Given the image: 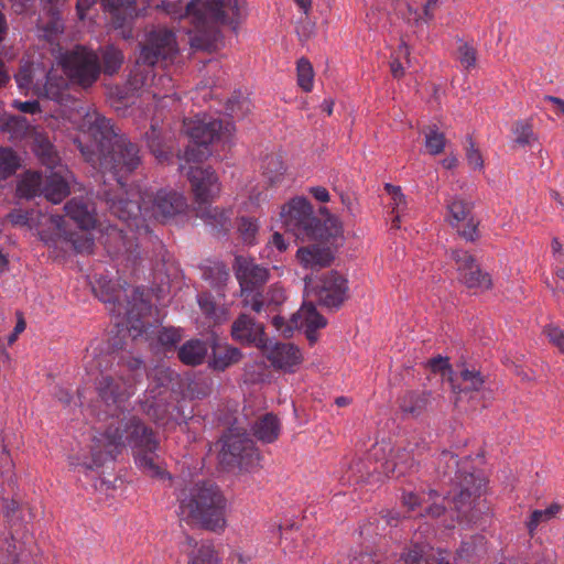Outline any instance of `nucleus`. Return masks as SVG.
<instances>
[{
	"mask_svg": "<svg viewBox=\"0 0 564 564\" xmlns=\"http://www.w3.org/2000/svg\"><path fill=\"white\" fill-rule=\"evenodd\" d=\"M104 199L110 213L127 225L123 228H111L106 235L105 245L112 256H122L127 261L135 262L140 253L134 234L149 232L147 218L166 221L185 212L186 198L183 194L173 189L152 191H128L124 180L122 189L116 183L109 184L106 181L97 193Z\"/></svg>",
	"mask_w": 564,
	"mask_h": 564,
	"instance_id": "1",
	"label": "nucleus"
},
{
	"mask_svg": "<svg viewBox=\"0 0 564 564\" xmlns=\"http://www.w3.org/2000/svg\"><path fill=\"white\" fill-rule=\"evenodd\" d=\"M79 129L88 138L87 143L77 141L85 161L104 176L110 175L116 186L122 189V180L141 164L139 147L126 135L118 134L110 120L95 108L87 109Z\"/></svg>",
	"mask_w": 564,
	"mask_h": 564,
	"instance_id": "2",
	"label": "nucleus"
},
{
	"mask_svg": "<svg viewBox=\"0 0 564 564\" xmlns=\"http://www.w3.org/2000/svg\"><path fill=\"white\" fill-rule=\"evenodd\" d=\"M126 445L134 449V462L144 474L155 478L165 476L158 454L160 443L152 429L135 416L118 420L104 433L94 436L90 462H83L79 466L85 470L99 468L113 460Z\"/></svg>",
	"mask_w": 564,
	"mask_h": 564,
	"instance_id": "3",
	"label": "nucleus"
},
{
	"mask_svg": "<svg viewBox=\"0 0 564 564\" xmlns=\"http://www.w3.org/2000/svg\"><path fill=\"white\" fill-rule=\"evenodd\" d=\"M245 15L246 0H192L178 18L192 25L187 33L193 48L213 51L223 43L219 26L236 31Z\"/></svg>",
	"mask_w": 564,
	"mask_h": 564,
	"instance_id": "4",
	"label": "nucleus"
},
{
	"mask_svg": "<svg viewBox=\"0 0 564 564\" xmlns=\"http://www.w3.org/2000/svg\"><path fill=\"white\" fill-rule=\"evenodd\" d=\"M176 53L177 44L172 31L155 29L149 32L141 46L137 65L127 80V89L131 93L149 89L153 98L163 104L162 106L166 105V100L175 102L172 78L167 75L156 77L153 66L160 61L172 59Z\"/></svg>",
	"mask_w": 564,
	"mask_h": 564,
	"instance_id": "5",
	"label": "nucleus"
},
{
	"mask_svg": "<svg viewBox=\"0 0 564 564\" xmlns=\"http://www.w3.org/2000/svg\"><path fill=\"white\" fill-rule=\"evenodd\" d=\"M94 292L109 305V312L120 318L118 325H124L133 339L148 334L150 324L144 318L152 307L143 289L131 288L127 282L120 284L99 280Z\"/></svg>",
	"mask_w": 564,
	"mask_h": 564,
	"instance_id": "6",
	"label": "nucleus"
},
{
	"mask_svg": "<svg viewBox=\"0 0 564 564\" xmlns=\"http://www.w3.org/2000/svg\"><path fill=\"white\" fill-rule=\"evenodd\" d=\"M181 520L217 532L226 525V499L209 482H196L183 488L177 495Z\"/></svg>",
	"mask_w": 564,
	"mask_h": 564,
	"instance_id": "7",
	"label": "nucleus"
},
{
	"mask_svg": "<svg viewBox=\"0 0 564 564\" xmlns=\"http://www.w3.org/2000/svg\"><path fill=\"white\" fill-rule=\"evenodd\" d=\"M424 448L425 445L420 447L416 442L408 443L406 446L393 451L391 458H386L389 446L376 443L367 454L366 462L361 459L355 462L351 470L358 474L357 481H364L373 474L399 478L414 468L416 458L421 456Z\"/></svg>",
	"mask_w": 564,
	"mask_h": 564,
	"instance_id": "8",
	"label": "nucleus"
},
{
	"mask_svg": "<svg viewBox=\"0 0 564 564\" xmlns=\"http://www.w3.org/2000/svg\"><path fill=\"white\" fill-rule=\"evenodd\" d=\"M285 231L296 239L328 240L340 234L337 219L327 217L324 221L314 216L311 203L304 197H295L286 203L280 213Z\"/></svg>",
	"mask_w": 564,
	"mask_h": 564,
	"instance_id": "9",
	"label": "nucleus"
},
{
	"mask_svg": "<svg viewBox=\"0 0 564 564\" xmlns=\"http://www.w3.org/2000/svg\"><path fill=\"white\" fill-rule=\"evenodd\" d=\"M232 126L206 113L183 121V129L192 140L184 151L183 159L186 163H199L210 155L208 145L221 135L230 134Z\"/></svg>",
	"mask_w": 564,
	"mask_h": 564,
	"instance_id": "10",
	"label": "nucleus"
},
{
	"mask_svg": "<svg viewBox=\"0 0 564 564\" xmlns=\"http://www.w3.org/2000/svg\"><path fill=\"white\" fill-rule=\"evenodd\" d=\"M120 362L129 371L127 378L123 376L113 378L109 375H101L97 383L100 399L108 406H115L111 412L112 416H119V413L123 411V403L131 397L134 384L142 378L144 372V365L140 358L131 356L121 357Z\"/></svg>",
	"mask_w": 564,
	"mask_h": 564,
	"instance_id": "11",
	"label": "nucleus"
},
{
	"mask_svg": "<svg viewBox=\"0 0 564 564\" xmlns=\"http://www.w3.org/2000/svg\"><path fill=\"white\" fill-rule=\"evenodd\" d=\"M219 463L226 470L248 469L259 460L253 441L243 427L232 426L220 438Z\"/></svg>",
	"mask_w": 564,
	"mask_h": 564,
	"instance_id": "12",
	"label": "nucleus"
},
{
	"mask_svg": "<svg viewBox=\"0 0 564 564\" xmlns=\"http://www.w3.org/2000/svg\"><path fill=\"white\" fill-rule=\"evenodd\" d=\"M234 269L240 285L245 306L250 307L256 313H260L264 308L262 289L269 281V269L257 263L254 259L243 256L235 258Z\"/></svg>",
	"mask_w": 564,
	"mask_h": 564,
	"instance_id": "13",
	"label": "nucleus"
},
{
	"mask_svg": "<svg viewBox=\"0 0 564 564\" xmlns=\"http://www.w3.org/2000/svg\"><path fill=\"white\" fill-rule=\"evenodd\" d=\"M64 172H66L64 166H59L58 170L46 171L44 176L40 172L28 171L18 185V193L24 198L44 196L47 200L58 204L69 193Z\"/></svg>",
	"mask_w": 564,
	"mask_h": 564,
	"instance_id": "14",
	"label": "nucleus"
},
{
	"mask_svg": "<svg viewBox=\"0 0 564 564\" xmlns=\"http://www.w3.org/2000/svg\"><path fill=\"white\" fill-rule=\"evenodd\" d=\"M59 63L70 82L85 89L91 87L101 73L99 55L82 45L62 54Z\"/></svg>",
	"mask_w": 564,
	"mask_h": 564,
	"instance_id": "15",
	"label": "nucleus"
},
{
	"mask_svg": "<svg viewBox=\"0 0 564 564\" xmlns=\"http://www.w3.org/2000/svg\"><path fill=\"white\" fill-rule=\"evenodd\" d=\"M305 297L315 300L328 308H338L347 297V280L338 272L330 271L313 281L306 276Z\"/></svg>",
	"mask_w": 564,
	"mask_h": 564,
	"instance_id": "16",
	"label": "nucleus"
},
{
	"mask_svg": "<svg viewBox=\"0 0 564 564\" xmlns=\"http://www.w3.org/2000/svg\"><path fill=\"white\" fill-rule=\"evenodd\" d=\"M313 299H305L301 308L292 315L289 322L282 316L273 317V325L285 337L292 336L294 329H303L311 344L317 340L316 330L326 326L327 322L316 307Z\"/></svg>",
	"mask_w": 564,
	"mask_h": 564,
	"instance_id": "17",
	"label": "nucleus"
},
{
	"mask_svg": "<svg viewBox=\"0 0 564 564\" xmlns=\"http://www.w3.org/2000/svg\"><path fill=\"white\" fill-rule=\"evenodd\" d=\"M473 208L471 202L459 196H452L446 199V220L467 241H475L478 238L479 223L471 215Z\"/></svg>",
	"mask_w": 564,
	"mask_h": 564,
	"instance_id": "18",
	"label": "nucleus"
},
{
	"mask_svg": "<svg viewBox=\"0 0 564 564\" xmlns=\"http://www.w3.org/2000/svg\"><path fill=\"white\" fill-rule=\"evenodd\" d=\"M452 258L455 261L458 280L466 288L477 291H486L491 288L489 273L480 269L471 254L464 250H453Z\"/></svg>",
	"mask_w": 564,
	"mask_h": 564,
	"instance_id": "19",
	"label": "nucleus"
},
{
	"mask_svg": "<svg viewBox=\"0 0 564 564\" xmlns=\"http://www.w3.org/2000/svg\"><path fill=\"white\" fill-rule=\"evenodd\" d=\"M187 177L198 204H207L219 195L220 183L218 176L209 166L191 165Z\"/></svg>",
	"mask_w": 564,
	"mask_h": 564,
	"instance_id": "20",
	"label": "nucleus"
},
{
	"mask_svg": "<svg viewBox=\"0 0 564 564\" xmlns=\"http://www.w3.org/2000/svg\"><path fill=\"white\" fill-rule=\"evenodd\" d=\"M70 79L57 69H51L45 76V83L34 85V94L37 97L47 98L58 104H64L69 98L68 86Z\"/></svg>",
	"mask_w": 564,
	"mask_h": 564,
	"instance_id": "21",
	"label": "nucleus"
},
{
	"mask_svg": "<svg viewBox=\"0 0 564 564\" xmlns=\"http://www.w3.org/2000/svg\"><path fill=\"white\" fill-rule=\"evenodd\" d=\"M51 226L55 230V236L69 243L76 252L89 253L94 248V239L87 230L70 231L67 229V221L63 215H51Z\"/></svg>",
	"mask_w": 564,
	"mask_h": 564,
	"instance_id": "22",
	"label": "nucleus"
},
{
	"mask_svg": "<svg viewBox=\"0 0 564 564\" xmlns=\"http://www.w3.org/2000/svg\"><path fill=\"white\" fill-rule=\"evenodd\" d=\"M264 354L271 365L276 369L292 371L293 368L301 364L302 354L300 349L290 343H274L263 345Z\"/></svg>",
	"mask_w": 564,
	"mask_h": 564,
	"instance_id": "23",
	"label": "nucleus"
},
{
	"mask_svg": "<svg viewBox=\"0 0 564 564\" xmlns=\"http://www.w3.org/2000/svg\"><path fill=\"white\" fill-rule=\"evenodd\" d=\"M403 564H451L448 553L444 550H434L426 543L414 542L401 554Z\"/></svg>",
	"mask_w": 564,
	"mask_h": 564,
	"instance_id": "24",
	"label": "nucleus"
},
{
	"mask_svg": "<svg viewBox=\"0 0 564 564\" xmlns=\"http://www.w3.org/2000/svg\"><path fill=\"white\" fill-rule=\"evenodd\" d=\"M482 480L474 474H466L462 480L455 482L453 492H448L452 497L455 509L465 513L470 507L473 499L480 495Z\"/></svg>",
	"mask_w": 564,
	"mask_h": 564,
	"instance_id": "25",
	"label": "nucleus"
},
{
	"mask_svg": "<svg viewBox=\"0 0 564 564\" xmlns=\"http://www.w3.org/2000/svg\"><path fill=\"white\" fill-rule=\"evenodd\" d=\"M231 336L235 340L241 344H252L258 347H263L265 344L263 326L256 323L253 318L247 314L239 315V317L234 322L231 326Z\"/></svg>",
	"mask_w": 564,
	"mask_h": 564,
	"instance_id": "26",
	"label": "nucleus"
},
{
	"mask_svg": "<svg viewBox=\"0 0 564 564\" xmlns=\"http://www.w3.org/2000/svg\"><path fill=\"white\" fill-rule=\"evenodd\" d=\"M296 258L304 268L311 270L328 267L334 260L330 248L318 245L300 248L296 252Z\"/></svg>",
	"mask_w": 564,
	"mask_h": 564,
	"instance_id": "27",
	"label": "nucleus"
},
{
	"mask_svg": "<svg viewBox=\"0 0 564 564\" xmlns=\"http://www.w3.org/2000/svg\"><path fill=\"white\" fill-rule=\"evenodd\" d=\"M66 216L78 225L80 229L88 230L96 225L94 207L84 198L74 197L64 206Z\"/></svg>",
	"mask_w": 564,
	"mask_h": 564,
	"instance_id": "28",
	"label": "nucleus"
},
{
	"mask_svg": "<svg viewBox=\"0 0 564 564\" xmlns=\"http://www.w3.org/2000/svg\"><path fill=\"white\" fill-rule=\"evenodd\" d=\"M36 29L39 37L54 45L58 44L64 33V22L57 11L50 9L44 15L40 17Z\"/></svg>",
	"mask_w": 564,
	"mask_h": 564,
	"instance_id": "29",
	"label": "nucleus"
},
{
	"mask_svg": "<svg viewBox=\"0 0 564 564\" xmlns=\"http://www.w3.org/2000/svg\"><path fill=\"white\" fill-rule=\"evenodd\" d=\"M230 210L213 207L208 204H199L197 208V217L218 234H226L230 229Z\"/></svg>",
	"mask_w": 564,
	"mask_h": 564,
	"instance_id": "30",
	"label": "nucleus"
},
{
	"mask_svg": "<svg viewBox=\"0 0 564 564\" xmlns=\"http://www.w3.org/2000/svg\"><path fill=\"white\" fill-rule=\"evenodd\" d=\"M281 423L276 415L265 413L258 417L252 425L253 436L267 444L275 442L280 435Z\"/></svg>",
	"mask_w": 564,
	"mask_h": 564,
	"instance_id": "31",
	"label": "nucleus"
},
{
	"mask_svg": "<svg viewBox=\"0 0 564 564\" xmlns=\"http://www.w3.org/2000/svg\"><path fill=\"white\" fill-rule=\"evenodd\" d=\"M430 404L426 392L408 391L399 400V406L405 415L417 417L425 412Z\"/></svg>",
	"mask_w": 564,
	"mask_h": 564,
	"instance_id": "32",
	"label": "nucleus"
},
{
	"mask_svg": "<svg viewBox=\"0 0 564 564\" xmlns=\"http://www.w3.org/2000/svg\"><path fill=\"white\" fill-rule=\"evenodd\" d=\"M261 174L270 186L279 184L285 173L284 163L279 154H267L260 165Z\"/></svg>",
	"mask_w": 564,
	"mask_h": 564,
	"instance_id": "33",
	"label": "nucleus"
},
{
	"mask_svg": "<svg viewBox=\"0 0 564 564\" xmlns=\"http://www.w3.org/2000/svg\"><path fill=\"white\" fill-rule=\"evenodd\" d=\"M207 350L206 343L199 339H191L180 347L177 356L183 364L197 366L203 364Z\"/></svg>",
	"mask_w": 564,
	"mask_h": 564,
	"instance_id": "34",
	"label": "nucleus"
},
{
	"mask_svg": "<svg viewBox=\"0 0 564 564\" xmlns=\"http://www.w3.org/2000/svg\"><path fill=\"white\" fill-rule=\"evenodd\" d=\"M460 384H456L452 380V389L455 393H463L468 391L479 392L484 389L486 377L475 368H465L459 373Z\"/></svg>",
	"mask_w": 564,
	"mask_h": 564,
	"instance_id": "35",
	"label": "nucleus"
},
{
	"mask_svg": "<svg viewBox=\"0 0 564 564\" xmlns=\"http://www.w3.org/2000/svg\"><path fill=\"white\" fill-rule=\"evenodd\" d=\"M185 544L196 547L189 555L188 564H219V558L210 542L205 541L197 545L192 536L186 535Z\"/></svg>",
	"mask_w": 564,
	"mask_h": 564,
	"instance_id": "36",
	"label": "nucleus"
},
{
	"mask_svg": "<svg viewBox=\"0 0 564 564\" xmlns=\"http://www.w3.org/2000/svg\"><path fill=\"white\" fill-rule=\"evenodd\" d=\"M241 351L231 346H214L209 366L216 370H225L240 360Z\"/></svg>",
	"mask_w": 564,
	"mask_h": 564,
	"instance_id": "37",
	"label": "nucleus"
},
{
	"mask_svg": "<svg viewBox=\"0 0 564 564\" xmlns=\"http://www.w3.org/2000/svg\"><path fill=\"white\" fill-rule=\"evenodd\" d=\"M459 464V460L453 453L443 451L438 457L437 470L443 476H448L452 481L457 482L468 474L467 471H463Z\"/></svg>",
	"mask_w": 564,
	"mask_h": 564,
	"instance_id": "38",
	"label": "nucleus"
},
{
	"mask_svg": "<svg viewBox=\"0 0 564 564\" xmlns=\"http://www.w3.org/2000/svg\"><path fill=\"white\" fill-rule=\"evenodd\" d=\"M100 59L101 72L111 76L119 72L123 64L124 56L120 50L113 45H108L100 50L99 61Z\"/></svg>",
	"mask_w": 564,
	"mask_h": 564,
	"instance_id": "39",
	"label": "nucleus"
},
{
	"mask_svg": "<svg viewBox=\"0 0 564 564\" xmlns=\"http://www.w3.org/2000/svg\"><path fill=\"white\" fill-rule=\"evenodd\" d=\"M34 152L47 171L58 170L59 166H63L59 164L57 152L48 140H37L34 145Z\"/></svg>",
	"mask_w": 564,
	"mask_h": 564,
	"instance_id": "40",
	"label": "nucleus"
},
{
	"mask_svg": "<svg viewBox=\"0 0 564 564\" xmlns=\"http://www.w3.org/2000/svg\"><path fill=\"white\" fill-rule=\"evenodd\" d=\"M145 138L150 151L160 162L169 160L171 154L170 148L164 144L161 138V130L155 124L151 126L150 131L145 133Z\"/></svg>",
	"mask_w": 564,
	"mask_h": 564,
	"instance_id": "41",
	"label": "nucleus"
},
{
	"mask_svg": "<svg viewBox=\"0 0 564 564\" xmlns=\"http://www.w3.org/2000/svg\"><path fill=\"white\" fill-rule=\"evenodd\" d=\"M145 138L150 151L160 162L169 160L171 154L170 148L164 144L161 138V130L155 124L151 126L150 131L145 133Z\"/></svg>",
	"mask_w": 564,
	"mask_h": 564,
	"instance_id": "42",
	"label": "nucleus"
},
{
	"mask_svg": "<svg viewBox=\"0 0 564 564\" xmlns=\"http://www.w3.org/2000/svg\"><path fill=\"white\" fill-rule=\"evenodd\" d=\"M314 69L312 63L306 57H301L296 62V80L299 87L310 93L314 86Z\"/></svg>",
	"mask_w": 564,
	"mask_h": 564,
	"instance_id": "43",
	"label": "nucleus"
},
{
	"mask_svg": "<svg viewBox=\"0 0 564 564\" xmlns=\"http://www.w3.org/2000/svg\"><path fill=\"white\" fill-rule=\"evenodd\" d=\"M260 226L257 219L242 216L238 219L237 230L242 241L247 245H256Z\"/></svg>",
	"mask_w": 564,
	"mask_h": 564,
	"instance_id": "44",
	"label": "nucleus"
},
{
	"mask_svg": "<svg viewBox=\"0 0 564 564\" xmlns=\"http://www.w3.org/2000/svg\"><path fill=\"white\" fill-rule=\"evenodd\" d=\"M446 145V138L436 128H429L425 132V148L431 155L441 154Z\"/></svg>",
	"mask_w": 564,
	"mask_h": 564,
	"instance_id": "45",
	"label": "nucleus"
},
{
	"mask_svg": "<svg viewBox=\"0 0 564 564\" xmlns=\"http://www.w3.org/2000/svg\"><path fill=\"white\" fill-rule=\"evenodd\" d=\"M19 161L11 149H0V177L7 178L15 173Z\"/></svg>",
	"mask_w": 564,
	"mask_h": 564,
	"instance_id": "46",
	"label": "nucleus"
},
{
	"mask_svg": "<svg viewBox=\"0 0 564 564\" xmlns=\"http://www.w3.org/2000/svg\"><path fill=\"white\" fill-rule=\"evenodd\" d=\"M457 61L464 69H470L477 63V50L469 43L460 42L456 51Z\"/></svg>",
	"mask_w": 564,
	"mask_h": 564,
	"instance_id": "47",
	"label": "nucleus"
},
{
	"mask_svg": "<svg viewBox=\"0 0 564 564\" xmlns=\"http://www.w3.org/2000/svg\"><path fill=\"white\" fill-rule=\"evenodd\" d=\"M514 141L520 145H528L535 139L532 124L527 120H518L512 127Z\"/></svg>",
	"mask_w": 564,
	"mask_h": 564,
	"instance_id": "48",
	"label": "nucleus"
},
{
	"mask_svg": "<svg viewBox=\"0 0 564 564\" xmlns=\"http://www.w3.org/2000/svg\"><path fill=\"white\" fill-rule=\"evenodd\" d=\"M560 511L558 505H551L549 508L544 510H534L531 513L530 520L528 522V530L532 535L534 530L539 527L541 522L547 521L552 519Z\"/></svg>",
	"mask_w": 564,
	"mask_h": 564,
	"instance_id": "49",
	"label": "nucleus"
},
{
	"mask_svg": "<svg viewBox=\"0 0 564 564\" xmlns=\"http://www.w3.org/2000/svg\"><path fill=\"white\" fill-rule=\"evenodd\" d=\"M226 110L232 118H243L250 111V101L247 98H231L227 102Z\"/></svg>",
	"mask_w": 564,
	"mask_h": 564,
	"instance_id": "50",
	"label": "nucleus"
},
{
	"mask_svg": "<svg viewBox=\"0 0 564 564\" xmlns=\"http://www.w3.org/2000/svg\"><path fill=\"white\" fill-rule=\"evenodd\" d=\"M152 377L159 387H167L176 377V372L167 367L159 366L153 369Z\"/></svg>",
	"mask_w": 564,
	"mask_h": 564,
	"instance_id": "51",
	"label": "nucleus"
},
{
	"mask_svg": "<svg viewBox=\"0 0 564 564\" xmlns=\"http://www.w3.org/2000/svg\"><path fill=\"white\" fill-rule=\"evenodd\" d=\"M198 305L202 310V312L207 316L209 317L210 319H216L217 317V314H216V304L212 297L210 294H207V293H202L198 295Z\"/></svg>",
	"mask_w": 564,
	"mask_h": 564,
	"instance_id": "52",
	"label": "nucleus"
},
{
	"mask_svg": "<svg viewBox=\"0 0 564 564\" xmlns=\"http://www.w3.org/2000/svg\"><path fill=\"white\" fill-rule=\"evenodd\" d=\"M159 341L166 347L176 345L182 336L178 329L175 328H162L158 335Z\"/></svg>",
	"mask_w": 564,
	"mask_h": 564,
	"instance_id": "53",
	"label": "nucleus"
},
{
	"mask_svg": "<svg viewBox=\"0 0 564 564\" xmlns=\"http://www.w3.org/2000/svg\"><path fill=\"white\" fill-rule=\"evenodd\" d=\"M544 333L550 343H552L562 354H564V332L556 326H546Z\"/></svg>",
	"mask_w": 564,
	"mask_h": 564,
	"instance_id": "54",
	"label": "nucleus"
},
{
	"mask_svg": "<svg viewBox=\"0 0 564 564\" xmlns=\"http://www.w3.org/2000/svg\"><path fill=\"white\" fill-rule=\"evenodd\" d=\"M466 159L468 164L474 170H481L484 167V160L478 149L475 148V144L471 140H469V147L466 151Z\"/></svg>",
	"mask_w": 564,
	"mask_h": 564,
	"instance_id": "55",
	"label": "nucleus"
},
{
	"mask_svg": "<svg viewBox=\"0 0 564 564\" xmlns=\"http://www.w3.org/2000/svg\"><path fill=\"white\" fill-rule=\"evenodd\" d=\"M284 297L285 296L283 289L278 285L271 286L265 296L262 294L264 307L271 304L279 305L284 301Z\"/></svg>",
	"mask_w": 564,
	"mask_h": 564,
	"instance_id": "56",
	"label": "nucleus"
},
{
	"mask_svg": "<svg viewBox=\"0 0 564 564\" xmlns=\"http://www.w3.org/2000/svg\"><path fill=\"white\" fill-rule=\"evenodd\" d=\"M15 82L21 89H29L31 87L34 89L35 84H33V77L29 68L21 69L15 75Z\"/></svg>",
	"mask_w": 564,
	"mask_h": 564,
	"instance_id": "57",
	"label": "nucleus"
},
{
	"mask_svg": "<svg viewBox=\"0 0 564 564\" xmlns=\"http://www.w3.org/2000/svg\"><path fill=\"white\" fill-rule=\"evenodd\" d=\"M135 0H101L105 10L116 13L122 7H132Z\"/></svg>",
	"mask_w": 564,
	"mask_h": 564,
	"instance_id": "58",
	"label": "nucleus"
},
{
	"mask_svg": "<svg viewBox=\"0 0 564 564\" xmlns=\"http://www.w3.org/2000/svg\"><path fill=\"white\" fill-rule=\"evenodd\" d=\"M14 107L23 113H37L41 111L40 104L37 100H26V101H14Z\"/></svg>",
	"mask_w": 564,
	"mask_h": 564,
	"instance_id": "59",
	"label": "nucleus"
},
{
	"mask_svg": "<svg viewBox=\"0 0 564 564\" xmlns=\"http://www.w3.org/2000/svg\"><path fill=\"white\" fill-rule=\"evenodd\" d=\"M8 219L13 225L24 226L29 223V213L22 209H14L8 214Z\"/></svg>",
	"mask_w": 564,
	"mask_h": 564,
	"instance_id": "60",
	"label": "nucleus"
},
{
	"mask_svg": "<svg viewBox=\"0 0 564 564\" xmlns=\"http://www.w3.org/2000/svg\"><path fill=\"white\" fill-rule=\"evenodd\" d=\"M429 366L431 368V370L433 372H442L443 375H445V372H449L451 371V368H449V365H448V360L446 358H442V357H436V358H432L430 361H429Z\"/></svg>",
	"mask_w": 564,
	"mask_h": 564,
	"instance_id": "61",
	"label": "nucleus"
},
{
	"mask_svg": "<svg viewBox=\"0 0 564 564\" xmlns=\"http://www.w3.org/2000/svg\"><path fill=\"white\" fill-rule=\"evenodd\" d=\"M403 503L408 506L410 510H414L415 507L421 506L423 501H427L425 499V495L420 497L414 492H404L402 496Z\"/></svg>",
	"mask_w": 564,
	"mask_h": 564,
	"instance_id": "62",
	"label": "nucleus"
},
{
	"mask_svg": "<svg viewBox=\"0 0 564 564\" xmlns=\"http://www.w3.org/2000/svg\"><path fill=\"white\" fill-rule=\"evenodd\" d=\"M17 316H18V321H17V324L14 326L12 334L9 336V339H8L9 344H13L17 340L18 336L25 329V326H26L22 313L18 312Z\"/></svg>",
	"mask_w": 564,
	"mask_h": 564,
	"instance_id": "63",
	"label": "nucleus"
},
{
	"mask_svg": "<svg viewBox=\"0 0 564 564\" xmlns=\"http://www.w3.org/2000/svg\"><path fill=\"white\" fill-rule=\"evenodd\" d=\"M544 102L551 104L553 111L564 116V100L553 96H544Z\"/></svg>",
	"mask_w": 564,
	"mask_h": 564,
	"instance_id": "64",
	"label": "nucleus"
}]
</instances>
